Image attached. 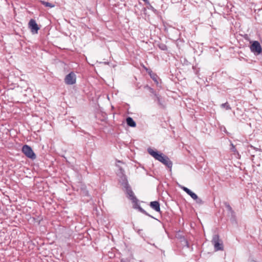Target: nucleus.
Here are the masks:
<instances>
[{
  "instance_id": "nucleus-25",
  "label": "nucleus",
  "mask_w": 262,
  "mask_h": 262,
  "mask_svg": "<svg viewBox=\"0 0 262 262\" xmlns=\"http://www.w3.org/2000/svg\"><path fill=\"white\" fill-rule=\"evenodd\" d=\"M151 78H152V79L155 80V79H154L155 77H151Z\"/></svg>"
},
{
  "instance_id": "nucleus-2",
  "label": "nucleus",
  "mask_w": 262,
  "mask_h": 262,
  "mask_svg": "<svg viewBox=\"0 0 262 262\" xmlns=\"http://www.w3.org/2000/svg\"><path fill=\"white\" fill-rule=\"evenodd\" d=\"M250 49L251 51L255 55H259L262 52V48L258 41H251Z\"/></svg>"
},
{
  "instance_id": "nucleus-11",
  "label": "nucleus",
  "mask_w": 262,
  "mask_h": 262,
  "mask_svg": "<svg viewBox=\"0 0 262 262\" xmlns=\"http://www.w3.org/2000/svg\"><path fill=\"white\" fill-rule=\"evenodd\" d=\"M126 123L128 126L130 127H135L136 126L135 121L130 117H128L126 118Z\"/></svg>"
},
{
  "instance_id": "nucleus-20",
  "label": "nucleus",
  "mask_w": 262,
  "mask_h": 262,
  "mask_svg": "<svg viewBox=\"0 0 262 262\" xmlns=\"http://www.w3.org/2000/svg\"><path fill=\"white\" fill-rule=\"evenodd\" d=\"M143 1H144L145 3L147 4H149V2L148 0H142Z\"/></svg>"
},
{
  "instance_id": "nucleus-19",
  "label": "nucleus",
  "mask_w": 262,
  "mask_h": 262,
  "mask_svg": "<svg viewBox=\"0 0 262 262\" xmlns=\"http://www.w3.org/2000/svg\"><path fill=\"white\" fill-rule=\"evenodd\" d=\"M182 189L185 192H186L188 194V193L190 192V190L189 189H188V188L186 187H184V186H182Z\"/></svg>"
},
{
  "instance_id": "nucleus-10",
  "label": "nucleus",
  "mask_w": 262,
  "mask_h": 262,
  "mask_svg": "<svg viewBox=\"0 0 262 262\" xmlns=\"http://www.w3.org/2000/svg\"><path fill=\"white\" fill-rule=\"evenodd\" d=\"M150 206L157 212L160 211V203L158 201H153L150 203Z\"/></svg>"
},
{
  "instance_id": "nucleus-18",
  "label": "nucleus",
  "mask_w": 262,
  "mask_h": 262,
  "mask_svg": "<svg viewBox=\"0 0 262 262\" xmlns=\"http://www.w3.org/2000/svg\"><path fill=\"white\" fill-rule=\"evenodd\" d=\"M194 200H195L196 203L202 205L204 203V202L203 201V200L198 197V199H195Z\"/></svg>"
},
{
  "instance_id": "nucleus-3",
  "label": "nucleus",
  "mask_w": 262,
  "mask_h": 262,
  "mask_svg": "<svg viewBox=\"0 0 262 262\" xmlns=\"http://www.w3.org/2000/svg\"><path fill=\"white\" fill-rule=\"evenodd\" d=\"M22 152L27 157L32 160H34L36 158V156L32 148L28 145H25L23 146Z\"/></svg>"
},
{
  "instance_id": "nucleus-12",
  "label": "nucleus",
  "mask_w": 262,
  "mask_h": 262,
  "mask_svg": "<svg viewBox=\"0 0 262 262\" xmlns=\"http://www.w3.org/2000/svg\"><path fill=\"white\" fill-rule=\"evenodd\" d=\"M224 204L225 205V206L227 208V211L230 213L231 216L234 215V211L232 209V207L230 206L229 204L226 202L224 203Z\"/></svg>"
},
{
  "instance_id": "nucleus-6",
  "label": "nucleus",
  "mask_w": 262,
  "mask_h": 262,
  "mask_svg": "<svg viewBox=\"0 0 262 262\" xmlns=\"http://www.w3.org/2000/svg\"><path fill=\"white\" fill-rule=\"evenodd\" d=\"M28 27L33 34H37L40 29L36 21L33 19H30L28 24Z\"/></svg>"
},
{
  "instance_id": "nucleus-4",
  "label": "nucleus",
  "mask_w": 262,
  "mask_h": 262,
  "mask_svg": "<svg viewBox=\"0 0 262 262\" xmlns=\"http://www.w3.org/2000/svg\"><path fill=\"white\" fill-rule=\"evenodd\" d=\"M212 243L214 245L215 251L223 250V243L220 241L218 235L215 234L213 236Z\"/></svg>"
},
{
  "instance_id": "nucleus-5",
  "label": "nucleus",
  "mask_w": 262,
  "mask_h": 262,
  "mask_svg": "<svg viewBox=\"0 0 262 262\" xmlns=\"http://www.w3.org/2000/svg\"><path fill=\"white\" fill-rule=\"evenodd\" d=\"M76 75L71 72L65 77L64 82L68 85H72L76 83Z\"/></svg>"
},
{
  "instance_id": "nucleus-15",
  "label": "nucleus",
  "mask_w": 262,
  "mask_h": 262,
  "mask_svg": "<svg viewBox=\"0 0 262 262\" xmlns=\"http://www.w3.org/2000/svg\"><path fill=\"white\" fill-rule=\"evenodd\" d=\"M188 195H189L193 200L198 199V195L192 191H190L188 193Z\"/></svg>"
},
{
  "instance_id": "nucleus-7",
  "label": "nucleus",
  "mask_w": 262,
  "mask_h": 262,
  "mask_svg": "<svg viewBox=\"0 0 262 262\" xmlns=\"http://www.w3.org/2000/svg\"><path fill=\"white\" fill-rule=\"evenodd\" d=\"M132 201V202L134 204H133V207L135 209H137L140 212L144 213V214L146 215H148L149 216H151L149 214H148V213L145 211L143 208H142L140 205H139L138 204V199L136 198H133L132 200H131Z\"/></svg>"
},
{
  "instance_id": "nucleus-13",
  "label": "nucleus",
  "mask_w": 262,
  "mask_h": 262,
  "mask_svg": "<svg viewBox=\"0 0 262 262\" xmlns=\"http://www.w3.org/2000/svg\"><path fill=\"white\" fill-rule=\"evenodd\" d=\"M41 3L42 5L45 6L46 7H48L50 8H52L54 7V5L50 3L47 2L45 1H41Z\"/></svg>"
},
{
  "instance_id": "nucleus-1",
  "label": "nucleus",
  "mask_w": 262,
  "mask_h": 262,
  "mask_svg": "<svg viewBox=\"0 0 262 262\" xmlns=\"http://www.w3.org/2000/svg\"><path fill=\"white\" fill-rule=\"evenodd\" d=\"M147 151L148 154L152 156L155 159L161 162L168 168H171L172 163L167 156L163 155L162 153H159L158 151L154 150L151 148H148Z\"/></svg>"
},
{
  "instance_id": "nucleus-16",
  "label": "nucleus",
  "mask_w": 262,
  "mask_h": 262,
  "mask_svg": "<svg viewBox=\"0 0 262 262\" xmlns=\"http://www.w3.org/2000/svg\"><path fill=\"white\" fill-rule=\"evenodd\" d=\"M159 47L160 49H161L162 50H163V51L167 50V46L164 43L160 44L159 45Z\"/></svg>"
},
{
  "instance_id": "nucleus-9",
  "label": "nucleus",
  "mask_w": 262,
  "mask_h": 262,
  "mask_svg": "<svg viewBox=\"0 0 262 262\" xmlns=\"http://www.w3.org/2000/svg\"><path fill=\"white\" fill-rule=\"evenodd\" d=\"M155 101L157 102L160 108L165 109L166 108V105L164 102V101L162 99V98L159 96V95L155 93Z\"/></svg>"
},
{
  "instance_id": "nucleus-21",
  "label": "nucleus",
  "mask_w": 262,
  "mask_h": 262,
  "mask_svg": "<svg viewBox=\"0 0 262 262\" xmlns=\"http://www.w3.org/2000/svg\"><path fill=\"white\" fill-rule=\"evenodd\" d=\"M250 148H253V149H256V150H258V148H255L254 147H253V146H252V145H250Z\"/></svg>"
},
{
  "instance_id": "nucleus-22",
  "label": "nucleus",
  "mask_w": 262,
  "mask_h": 262,
  "mask_svg": "<svg viewBox=\"0 0 262 262\" xmlns=\"http://www.w3.org/2000/svg\"><path fill=\"white\" fill-rule=\"evenodd\" d=\"M151 92L154 93L153 89H151Z\"/></svg>"
},
{
  "instance_id": "nucleus-8",
  "label": "nucleus",
  "mask_w": 262,
  "mask_h": 262,
  "mask_svg": "<svg viewBox=\"0 0 262 262\" xmlns=\"http://www.w3.org/2000/svg\"><path fill=\"white\" fill-rule=\"evenodd\" d=\"M124 181L125 182L123 183L124 187L126 188V193L128 195L129 199L132 200L133 198H136V196L134 195V192L128 185L127 180L125 179Z\"/></svg>"
},
{
  "instance_id": "nucleus-17",
  "label": "nucleus",
  "mask_w": 262,
  "mask_h": 262,
  "mask_svg": "<svg viewBox=\"0 0 262 262\" xmlns=\"http://www.w3.org/2000/svg\"><path fill=\"white\" fill-rule=\"evenodd\" d=\"M231 150L234 153H237V151L235 147V146L232 144L231 143Z\"/></svg>"
},
{
  "instance_id": "nucleus-26",
  "label": "nucleus",
  "mask_w": 262,
  "mask_h": 262,
  "mask_svg": "<svg viewBox=\"0 0 262 262\" xmlns=\"http://www.w3.org/2000/svg\"><path fill=\"white\" fill-rule=\"evenodd\" d=\"M151 78H152V79L155 80V79H154L155 77H151Z\"/></svg>"
},
{
  "instance_id": "nucleus-14",
  "label": "nucleus",
  "mask_w": 262,
  "mask_h": 262,
  "mask_svg": "<svg viewBox=\"0 0 262 262\" xmlns=\"http://www.w3.org/2000/svg\"><path fill=\"white\" fill-rule=\"evenodd\" d=\"M221 106L222 108H225L226 110H230L231 109V107L230 106L229 103L227 102H226L225 103L222 104Z\"/></svg>"
},
{
  "instance_id": "nucleus-24",
  "label": "nucleus",
  "mask_w": 262,
  "mask_h": 262,
  "mask_svg": "<svg viewBox=\"0 0 262 262\" xmlns=\"http://www.w3.org/2000/svg\"><path fill=\"white\" fill-rule=\"evenodd\" d=\"M150 6V8H151V9H154V8L152 7V6Z\"/></svg>"
},
{
  "instance_id": "nucleus-23",
  "label": "nucleus",
  "mask_w": 262,
  "mask_h": 262,
  "mask_svg": "<svg viewBox=\"0 0 262 262\" xmlns=\"http://www.w3.org/2000/svg\"><path fill=\"white\" fill-rule=\"evenodd\" d=\"M250 262H256V261L255 260H251Z\"/></svg>"
}]
</instances>
